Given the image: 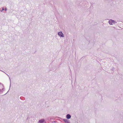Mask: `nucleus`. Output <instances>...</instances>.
<instances>
[{
    "label": "nucleus",
    "mask_w": 123,
    "mask_h": 123,
    "mask_svg": "<svg viewBox=\"0 0 123 123\" xmlns=\"http://www.w3.org/2000/svg\"><path fill=\"white\" fill-rule=\"evenodd\" d=\"M109 24L111 25H113L117 23V22L111 19L110 20H109Z\"/></svg>",
    "instance_id": "obj_1"
},
{
    "label": "nucleus",
    "mask_w": 123,
    "mask_h": 123,
    "mask_svg": "<svg viewBox=\"0 0 123 123\" xmlns=\"http://www.w3.org/2000/svg\"><path fill=\"white\" fill-rule=\"evenodd\" d=\"M4 91V86L2 84H0V92Z\"/></svg>",
    "instance_id": "obj_2"
},
{
    "label": "nucleus",
    "mask_w": 123,
    "mask_h": 123,
    "mask_svg": "<svg viewBox=\"0 0 123 123\" xmlns=\"http://www.w3.org/2000/svg\"><path fill=\"white\" fill-rule=\"evenodd\" d=\"M58 34L59 37H64V35L62 32H59Z\"/></svg>",
    "instance_id": "obj_3"
},
{
    "label": "nucleus",
    "mask_w": 123,
    "mask_h": 123,
    "mask_svg": "<svg viewBox=\"0 0 123 123\" xmlns=\"http://www.w3.org/2000/svg\"><path fill=\"white\" fill-rule=\"evenodd\" d=\"M45 120L43 119H42L39 120L38 122V123H44L45 122Z\"/></svg>",
    "instance_id": "obj_4"
},
{
    "label": "nucleus",
    "mask_w": 123,
    "mask_h": 123,
    "mask_svg": "<svg viewBox=\"0 0 123 123\" xmlns=\"http://www.w3.org/2000/svg\"><path fill=\"white\" fill-rule=\"evenodd\" d=\"M64 121L66 123H70V122L67 119H63Z\"/></svg>",
    "instance_id": "obj_5"
},
{
    "label": "nucleus",
    "mask_w": 123,
    "mask_h": 123,
    "mask_svg": "<svg viewBox=\"0 0 123 123\" xmlns=\"http://www.w3.org/2000/svg\"><path fill=\"white\" fill-rule=\"evenodd\" d=\"M66 117L67 119H69L71 118V116L70 115L68 114L67 115Z\"/></svg>",
    "instance_id": "obj_6"
},
{
    "label": "nucleus",
    "mask_w": 123,
    "mask_h": 123,
    "mask_svg": "<svg viewBox=\"0 0 123 123\" xmlns=\"http://www.w3.org/2000/svg\"><path fill=\"white\" fill-rule=\"evenodd\" d=\"M4 10V8L3 7L2 8V10H0L1 12H2V11Z\"/></svg>",
    "instance_id": "obj_7"
},
{
    "label": "nucleus",
    "mask_w": 123,
    "mask_h": 123,
    "mask_svg": "<svg viewBox=\"0 0 123 123\" xmlns=\"http://www.w3.org/2000/svg\"><path fill=\"white\" fill-rule=\"evenodd\" d=\"M0 71H2V72H4V73H5V74H6V75H7L8 76H9V75H8L7 74H6V73H5V72H3V71H2V70H0Z\"/></svg>",
    "instance_id": "obj_8"
},
{
    "label": "nucleus",
    "mask_w": 123,
    "mask_h": 123,
    "mask_svg": "<svg viewBox=\"0 0 123 123\" xmlns=\"http://www.w3.org/2000/svg\"><path fill=\"white\" fill-rule=\"evenodd\" d=\"M4 10L5 11H6L7 10V8L6 7L5 8V9H4Z\"/></svg>",
    "instance_id": "obj_9"
},
{
    "label": "nucleus",
    "mask_w": 123,
    "mask_h": 123,
    "mask_svg": "<svg viewBox=\"0 0 123 123\" xmlns=\"http://www.w3.org/2000/svg\"><path fill=\"white\" fill-rule=\"evenodd\" d=\"M52 123H56V122L55 121H53L52 122Z\"/></svg>",
    "instance_id": "obj_10"
}]
</instances>
